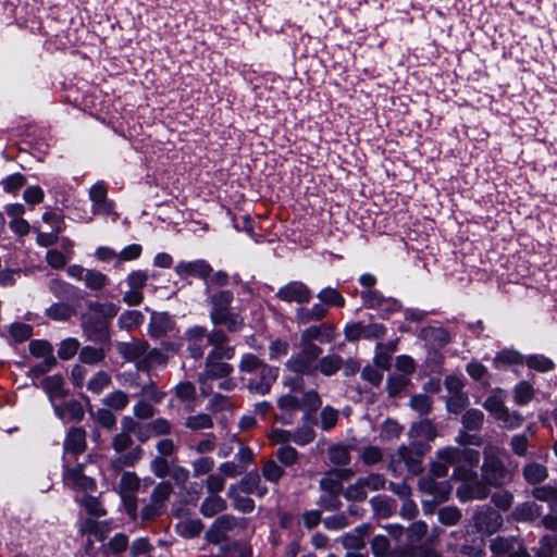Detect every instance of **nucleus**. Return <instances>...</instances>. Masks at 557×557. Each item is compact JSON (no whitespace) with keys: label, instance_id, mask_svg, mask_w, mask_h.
<instances>
[{"label":"nucleus","instance_id":"4468645a","mask_svg":"<svg viewBox=\"0 0 557 557\" xmlns=\"http://www.w3.org/2000/svg\"><path fill=\"white\" fill-rule=\"evenodd\" d=\"M175 272L182 278L194 276L201 280H208L212 272V268L207 261L198 259L194 261H180L175 265Z\"/></svg>","mask_w":557,"mask_h":557},{"label":"nucleus","instance_id":"052dcab7","mask_svg":"<svg viewBox=\"0 0 557 557\" xmlns=\"http://www.w3.org/2000/svg\"><path fill=\"white\" fill-rule=\"evenodd\" d=\"M262 474L267 481L276 483L283 476L284 470L275 461L268 460L262 468Z\"/></svg>","mask_w":557,"mask_h":557},{"label":"nucleus","instance_id":"393cba45","mask_svg":"<svg viewBox=\"0 0 557 557\" xmlns=\"http://www.w3.org/2000/svg\"><path fill=\"white\" fill-rule=\"evenodd\" d=\"M313 425V420L309 414H306L302 425L293 433V442L300 446L311 443L315 437Z\"/></svg>","mask_w":557,"mask_h":557},{"label":"nucleus","instance_id":"b1692460","mask_svg":"<svg viewBox=\"0 0 557 557\" xmlns=\"http://www.w3.org/2000/svg\"><path fill=\"white\" fill-rule=\"evenodd\" d=\"M277 406L283 411L277 419L285 424H289L292 422L290 414L301 408V401L296 395L286 394L278 398Z\"/></svg>","mask_w":557,"mask_h":557},{"label":"nucleus","instance_id":"3c124183","mask_svg":"<svg viewBox=\"0 0 557 557\" xmlns=\"http://www.w3.org/2000/svg\"><path fill=\"white\" fill-rule=\"evenodd\" d=\"M110 383V375L104 371H99L89 380L87 388L95 394H100Z\"/></svg>","mask_w":557,"mask_h":557},{"label":"nucleus","instance_id":"5fc2aeb1","mask_svg":"<svg viewBox=\"0 0 557 557\" xmlns=\"http://www.w3.org/2000/svg\"><path fill=\"white\" fill-rule=\"evenodd\" d=\"M409 384V377L405 374L391 375L387 379V391L391 397L397 396Z\"/></svg>","mask_w":557,"mask_h":557},{"label":"nucleus","instance_id":"39448f33","mask_svg":"<svg viewBox=\"0 0 557 557\" xmlns=\"http://www.w3.org/2000/svg\"><path fill=\"white\" fill-rule=\"evenodd\" d=\"M401 465L411 473L418 474L421 472V455L414 451L411 447L400 446L398 450L392 456L388 469L395 474H400Z\"/></svg>","mask_w":557,"mask_h":557},{"label":"nucleus","instance_id":"338daca9","mask_svg":"<svg viewBox=\"0 0 557 557\" xmlns=\"http://www.w3.org/2000/svg\"><path fill=\"white\" fill-rule=\"evenodd\" d=\"M104 358L102 349L86 346L79 352V359L84 363H97Z\"/></svg>","mask_w":557,"mask_h":557},{"label":"nucleus","instance_id":"f3484780","mask_svg":"<svg viewBox=\"0 0 557 557\" xmlns=\"http://www.w3.org/2000/svg\"><path fill=\"white\" fill-rule=\"evenodd\" d=\"M86 447V433L81 428H72L64 442V463L69 462L67 456L70 454L76 456L82 454Z\"/></svg>","mask_w":557,"mask_h":557},{"label":"nucleus","instance_id":"c03bdc74","mask_svg":"<svg viewBox=\"0 0 557 557\" xmlns=\"http://www.w3.org/2000/svg\"><path fill=\"white\" fill-rule=\"evenodd\" d=\"M173 492V487L169 482H160L152 491L150 499L165 509V503Z\"/></svg>","mask_w":557,"mask_h":557},{"label":"nucleus","instance_id":"7ed1b4c3","mask_svg":"<svg viewBox=\"0 0 557 557\" xmlns=\"http://www.w3.org/2000/svg\"><path fill=\"white\" fill-rule=\"evenodd\" d=\"M299 351L286 362V369L300 375H314L318 372V359L322 354L318 345H300Z\"/></svg>","mask_w":557,"mask_h":557},{"label":"nucleus","instance_id":"e2e57ef3","mask_svg":"<svg viewBox=\"0 0 557 557\" xmlns=\"http://www.w3.org/2000/svg\"><path fill=\"white\" fill-rule=\"evenodd\" d=\"M527 364L529 368L540 372H547L554 368V362L542 355H533L528 357Z\"/></svg>","mask_w":557,"mask_h":557},{"label":"nucleus","instance_id":"8fccbe9b","mask_svg":"<svg viewBox=\"0 0 557 557\" xmlns=\"http://www.w3.org/2000/svg\"><path fill=\"white\" fill-rule=\"evenodd\" d=\"M140 456H141V448L136 447V448H133L132 450H129L127 454H125L116 459H113L111 461V466L115 470H120L123 466H134L140 459Z\"/></svg>","mask_w":557,"mask_h":557},{"label":"nucleus","instance_id":"ea45409f","mask_svg":"<svg viewBox=\"0 0 557 557\" xmlns=\"http://www.w3.org/2000/svg\"><path fill=\"white\" fill-rule=\"evenodd\" d=\"M89 310L100 315L103 319H112L114 318L119 310L120 306L114 302H99L94 301L88 306Z\"/></svg>","mask_w":557,"mask_h":557},{"label":"nucleus","instance_id":"a211bd4d","mask_svg":"<svg viewBox=\"0 0 557 557\" xmlns=\"http://www.w3.org/2000/svg\"><path fill=\"white\" fill-rule=\"evenodd\" d=\"M233 372V367L230 363L216 360L212 356H207L205 363V372L199 376L203 382L208 379H223L227 377Z\"/></svg>","mask_w":557,"mask_h":557},{"label":"nucleus","instance_id":"bb28decb","mask_svg":"<svg viewBox=\"0 0 557 557\" xmlns=\"http://www.w3.org/2000/svg\"><path fill=\"white\" fill-rule=\"evenodd\" d=\"M370 505L374 513L381 518H387L396 510L395 500L387 496H374L370 499Z\"/></svg>","mask_w":557,"mask_h":557},{"label":"nucleus","instance_id":"6e6552de","mask_svg":"<svg viewBox=\"0 0 557 557\" xmlns=\"http://www.w3.org/2000/svg\"><path fill=\"white\" fill-rule=\"evenodd\" d=\"M275 296L285 302H296L298 305L310 301L312 294L309 287L299 281H292L280 287Z\"/></svg>","mask_w":557,"mask_h":557},{"label":"nucleus","instance_id":"864d4df0","mask_svg":"<svg viewBox=\"0 0 557 557\" xmlns=\"http://www.w3.org/2000/svg\"><path fill=\"white\" fill-rule=\"evenodd\" d=\"M79 348V342L75 338L69 337L61 342L58 356L62 360H69L73 358Z\"/></svg>","mask_w":557,"mask_h":557},{"label":"nucleus","instance_id":"0e129e2a","mask_svg":"<svg viewBox=\"0 0 557 557\" xmlns=\"http://www.w3.org/2000/svg\"><path fill=\"white\" fill-rule=\"evenodd\" d=\"M461 519V512L456 507H444L438 511V520L446 525H454Z\"/></svg>","mask_w":557,"mask_h":557},{"label":"nucleus","instance_id":"58836bf2","mask_svg":"<svg viewBox=\"0 0 557 557\" xmlns=\"http://www.w3.org/2000/svg\"><path fill=\"white\" fill-rule=\"evenodd\" d=\"M108 282H109V278L106 274H103L99 271L89 269L86 274L84 283L88 289L94 290V292H99L107 286Z\"/></svg>","mask_w":557,"mask_h":557},{"label":"nucleus","instance_id":"bf43d9fd","mask_svg":"<svg viewBox=\"0 0 557 557\" xmlns=\"http://www.w3.org/2000/svg\"><path fill=\"white\" fill-rule=\"evenodd\" d=\"M276 458L282 465L290 467L296 463L298 451L289 445H283L276 450Z\"/></svg>","mask_w":557,"mask_h":557},{"label":"nucleus","instance_id":"1a4fd4ad","mask_svg":"<svg viewBox=\"0 0 557 557\" xmlns=\"http://www.w3.org/2000/svg\"><path fill=\"white\" fill-rule=\"evenodd\" d=\"M418 487L422 493L433 496L436 503L445 502L451 492L448 481H437V478L429 473L419 480Z\"/></svg>","mask_w":557,"mask_h":557},{"label":"nucleus","instance_id":"09e8293b","mask_svg":"<svg viewBox=\"0 0 557 557\" xmlns=\"http://www.w3.org/2000/svg\"><path fill=\"white\" fill-rule=\"evenodd\" d=\"M484 421V414L479 409H469L462 416V424L467 430H479Z\"/></svg>","mask_w":557,"mask_h":557},{"label":"nucleus","instance_id":"f8f14e48","mask_svg":"<svg viewBox=\"0 0 557 557\" xmlns=\"http://www.w3.org/2000/svg\"><path fill=\"white\" fill-rule=\"evenodd\" d=\"M89 199L92 201V212L99 215H113L116 220L117 215L113 212V203L107 199V186L102 182H98L89 189Z\"/></svg>","mask_w":557,"mask_h":557},{"label":"nucleus","instance_id":"a878e982","mask_svg":"<svg viewBox=\"0 0 557 557\" xmlns=\"http://www.w3.org/2000/svg\"><path fill=\"white\" fill-rule=\"evenodd\" d=\"M542 513V507L533 502H525L518 505L512 511V517L517 521H533Z\"/></svg>","mask_w":557,"mask_h":557},{"label":"nucleus","instance_id":"f03ea898","mask_svg":"<svg viewBox=\"0 0 557 557\" xmlns=\"http://www.w3.org/2000/svg\"><path fill=\"white\" fill-rule=\"evenodd\" d=\"M507 394L503 389L494 391L484 401L483 407L487 410L503 428L513 430L523 423V417L517 411H510L505 406Z\"/></svg>","mask_w":557,"mask_h":557},{"label":"nucleus","instance_id":"a18cd8bd","mask_svg":"<svg viewBox=\"0 0 557 557\" xmlns=\"http://www.w3.org/2000/svg\"><path fill=\"white\" fill-rule=\"evenodd\" d=\"M344 496L350 502H362L367 498L368 493L361 478H359L354 484L347 486L344 492Z\"/></svg>","mask_w":557,"mask_h":557},{"label":"nucleus","instance_id":"680f3d73","mask_svg":"<svg viewBox=\"0 0 557 557\" xmlns=\"http://www.w3.org/2000/svg\"><path fill=\"white\" fill-rule=\"evenodd\" d=\"M456 450L458 451L456 456V463L463 461L469 466V469H472L473 467L478 466L480 461V453L478 450L471 448H456Z\"/></svg>","mask_w":557,"mask_h":557},{"label":"nucleus","instance_id":"4be33fe9","mask_svg":"<svg viewBox=\"0 0 557 557\" xmlns=\"http://www.w3.org/2000/svg\"><path fill=\"white\" fill-rule=\"evenodd\" d=\"M351 474L350 470H336L326 473L320 481L321 488L331 494H339L342 491V483L347 480Z\"/></svg>","mask_w":557,"mask_h":557},{"label":"nucleus","instance_id":"f704fd0d","mask_svg":"<svg viewBox=\"0 0 557 557\" xmlns=\"http://www.w3.org/2000/svg\"><path fill=\"white\" fill-rule=\"evenodd\" d=\"M409 435L412 438H424L432 441L436 436V430L431 421L424 420L413 424L409 430Z\"/></svg>","mask_w":557,"mask_h":557},{"label":"nucleus","instance_id":"4c0bfd02","mask_svg":"<svg viewBox=\"0 0 557 557\" xmlns=\"http://www.w3.org/2000/svg\"><path fill=\"white\" fill-rule=\"evenodd\" d=\"M522 363V356L515 350H503L494 358V366L497 369H506L512 364Z\"/></svg>","mask_w":557,"mask_h":557},{"label":"nucleus","instance_id":"dca6fc26","mask_svg":"<svg viewBox=\"0 0 557 557\" xmlns=\"http://www.w3.org/2000/svg\"><path fill=\"white\" fill-rule=\"evenodd\" d=\"M334 339V329L327 324L322 323L312 325L305 329L300 334V345H315L313 342L330 343Z\"/></svg>","mask_w":557,"mask_h":557},{"label":"nucleus","instance_id":"aec40b11","mask_svg":"<svg viewBox=\"0 0 557 557\" xmlns=\"http://www.w3.org/2000/svg\"><path fill=\"white\" fill-rule=\"evenodd\" d=\"M63 379L60 374L47 376L41 382V387L49 397L50 404L53 406L58 399L66 396L67 392L63 387Z\"/></svg>","mask_w":557,"mask_h":557},{"label":"nucleus","instance_id":"4d7b16f0","mask_svg":"<svg viewBox=\"0 0 557 557\" xmlns=\"http://www.w3.org/2000/svg\"><path fill=\"white\" fill-rule=\"evenodd\" d=\"M318 298L326 305H333L336 307H343L345 304V300L341 296V294L335 288L331 287H325L322 290H320L318 294Z\"/></svg>","mask_w":557,"mask_h":557},{"label":"nucleus","instance_id":"7c9ffc66","mask_svg":"<svg viewBox=\"0 0 557 557\" xmlns=\"http://www.w3.org/2000/svg\"><path fill=\"white\" fill-rule=\"evenodd\" d=\"M140 488V479L133 471H125L122 473L117 493L119 494H136Z\"/></svg>","mask_w":557,"mask_h":557},{"label":"nucleus","instance_id":"c756f323","mask_svg":"<svg viewBox=\"0 0 557 557\" xmlns=\"http://www.w3.org/2000/svg\"><path fill=\"white\" fill-rule=\"evenodd\" d=\"M147 348L148 345L146 343L138 342L133 344H124L120 351L125 356V358L136 361L138 366L143 368Z\"/></svg>","mask_w":557,"mask_h":557},{"label":"nucleus","instance_id":"ddd939ff","mask_svg":"<svg viewBox=\"0 0 557 557\" xmlns=\"http://www.w3.org/2000/svg\"><path fill=\"white\" fill-rule=\"evenodd\" d=\"M185 337L188 343L187 351L189 356L194 359H200L209 345L206 327L199 325L193 326L186 331Z\"/></svg>","mask_w":557,"mask_h":557},{"label":"nucleus","instance_id":"9b49d317","mask_svg":"<svg viewBox=\"0 0 557 557\" xmlns=\"http://www.w3.org/2000/svg\"><path fill=\"white\" fill-rule=\"evenodd\" d=\"M493 557H527L522 543L515 539L496 537L491 543Z\"/></svg>","mask_w":557,"mask_h":557},{"label":"nucleus","instance_id":"6ab92c4d","mask_svg":"<svg viewBox=\"0 0 557 557\" xmlns=\"http://www.w3.org/2000/svg\"><path fill=\"white\" fill-rule=\"evenodd\" d=\"M233 301V293L230 290H220L210 297L212 306L210 311L211 321H219L223 314L230 312V306Z\"/></svg>","mask_w":557,"mask_h":557},{"label":"nucleus","instance_id":"5701e85b","mask_svg":"<svg viewBox=\"0 0 557 557\" xmlns=\"http://www.w3.org/2000/svg\"><path fill=\"white\" fill-rule=\"evenodd\" d=\"M55 414L62 421H75L81 420L84 416L82 405L76 400L67 401L63 405L54 404L53 406Z\"/></svg>","mask_w":557,"mask_h":557},{"label":"nucleus","instance_id":"79ce46f5","mask_svg":"<svg viewBox=\"0 0 557 557\" xmlns=\"http://www.w3.org/2000/svg\"><path fill=\"white\" fill-rule=\"evenodd\" d=\"M144 322V314L138 310H126L119 318V325L122 329L132 330Z\"/></svg>","mask_w":557,"mask_h":557},{"label":"nucleus","instance_id":"72a5a7b5","mask_svg":"<svg viewBox=\"0 0 557 557\" xmlns=\"http://www.w3.org/2000/svg\"><path fill=\"white\" fill-rule=\"evenodd\" d=\"M225 500L218 495H209L201 504L200 511L206 517H213L224 510Z\"/></svg>","mask_w":557,"mask_h":557},{"label":"nucleus","instance_id":"de8ad7c7","mask_svg":"<svg viewBox=\"0 0 557 557\" xmlns=\"http://www.w3.org/2000/svg\"><path fill=\"white\" fill-rule=\"evenodd\" d=\"M128 396L122 391H114L103 398V404L114 410H122L128 404Z\"/></svg>","mask_w":557,"mask_h":557},{"label":"nucleus","instance_id":"9d476101","mask_svg":"<svg viewBox=\"0 0 557 557\" xmlns=\"http://www.w3.org/2000/svg\"><path fill=\"white\" fill-rule=\"evenodd\" d=\"M63 481L66 486L73 490L87 492L96 488L94 479L83 473V465L70 468L67 463H64Z\"/></svg>","mask_w":557,"mask_h":557},{"label":"nucleus","instance_id":"423d86ee","mask_svg":"<svg viewBox=\"0 0 557 557\" xmlns=\"http://www.w3.org/2000/svg\"><path fill=\"white\" fill-rule=\"evenodd\" d=\"M473 522L478 532L490 535L500 529L503 525V517L493 508L482 506L474 512Z\"/></svg>","mask_w":557,"mask_h":557},{"label":"nucleus","instance_id":"412c9836","mask_svg":"<svg viewBox=\"0 0 557 557\" xmlns=\"http://www.w3.org/2000/svg\"><path fill=\"white\" fill-rule=\"evenodd\" d=\"M174 329V322L165 312H152L149 323V334L152 337H161Z\"/></svg>","mask_w":557,"mask_h":557},{"label":"nucleus","instance_id":"e433bc0d","mask_svg":"<svg viewBox=\"0 0 557 557\" xmlns=\"http://www.w3.org/2000/svg\"><path fill=\"white\" fill-rule=\"evenodd\" d=\"M46 314L54 321H66L74 314V309L67 304L57 302L47 308Z\"/></svg>","mask_w":557,"mask_h":557},{"label":"nucleus","instance_id":"c9c22d12","mask_svg":"<svg viewBox=\"0 0 557 557\" xmlns=\"http://www.w3.org/2000/svg\"><path fill=\"white\" fill-rule=\"evenodd\" d=\"M523 475L529 483L536 484L544 481L547 478L548 473L545 466L532 462L524 467Z\"/></svg>","mask_w":557,"mask_h":557},{"label":"nucleus","instance_id":"6e6d98bb","mask_svg":"<svg viewBox=\"0 0 557 557\" xmlns=\"http://www.w3.org/2000/svg\"><path fill=\"white\" fill-rule=\"evenodd\" d=\"M29 351L37 358H54L52 356V346L47 341H32L29 343Z\"/></svg>","mask_w":557,"mask_h":557},{"label":"nucleus","instance_id":"37998d69","mask_svg":"<svg viewBox=\"0 0 557 557\" xmlns=\"http://www.w3.org/2000/svg\"><path fill=\"white\" fill-rule=\"evenodd\" d=\"M265 362H263L260 358L252 354H244L242 356L238 369L242 373H249V374H256L261 366H264Z\"/></svg>","mask_w":557,"mask_h":557},{"label":"nucleus","instance_id":"473e14b6","mask_svg":"<svg viewBox=\"0 0 557 557\" xmlns=\"http://www.w3.org/2000/svg\"><path fill=\"white\" fill-rule=\"evenodd\" d=\"M445 386L450 393L455 394V396L447 401V407L450 411L456 412L463 401V398L458 396V393L462 388V383L458 377L449 376L445 380Z\"/></svg>","mask_w":557,"mask_h":557},{"label":"nucleus","instance_id":"20e7f679","mask_svg":"<svg viewBox=\"0 0 557 557\" xmlns=\"http://www.w3.org/2000/svg\"><path fill=\"white\" fill-rule=\"evenodd\" d=\"M482 479L488 485L493 486L502 485L509 480V473L496 456V450L493 447H486L484 449Z\"/></svg>","mask_w":557,"mask_h":557},{"label":"nucleus","instance_id":"a19ab883","mask_svg":"<svg viewBox=\"0 0 557 557\" xmlns=\"http://www.w3.org/2000/svg\"><path fill=\"white\" fill-rule=\"evenodd\" d=\"M534 396L532 385L527 381L519 382L513 389L515 403L519 406L528 404Z\"/></svg>","mask_w":557,"mask_h":557},{"label":"nucleus","instance_id":"2f4dec72","mask_svg":"<svg viewBox=\"0 0 557 557\" xmlns=\"http://www.w3.org/2000/svg\"><path fill=\"white\" fill-rule=\"evenodd\" d=\"M428 525L423 521H416L406 529L407 542L406 544L410 547H416L420 544L423 537L426 535Z\"/></svg>","mask_w":557,"mask_h":557},{"label":"nucleus","instance_id":"774afa93","mask_svg":"<svg viewBox=\"0 0 557 557\" xmlns=\"http://www.w3.org/2000/svg\"><path fill=\"white\" fill-rule=\"evenodd\" d=\"M389 542L385 535H375L371 543V549L375 557H384L389 553Z\"/></svg>","mask_w":557,"mask_h":557},{"label":"nucleus","instance_id":"0eeeda50","mask_svg":"<svg viewBox=\"0 0 557 557\" xmlns=\"http://www.w3.org/2000/svg\"><path fill=\"white\" fill-rule=\"evenodd\" d=\"M278 376V368L269 364L261 366L253 377L249 379L247 387L250 392L265 395L271 391L273 383Z\"/></svg>","mask_w":557,"mask_h":557},{"label":"nucleus","instance_id":"603ef678","mask_svg":"<svg viewBox=\"0 0 557 557\" xmlns=\"http://www.w3.org/2000/svg\"><path fill=\"white\" fill-rule=\"evenodd\" d=\"M185 425L193 431H199L202 429L212 428L213 421L209 414L199 413L196 416L188 417L186 419Z\"/></svg>","mask_w":557,"mask_h":557},{"label":"nucleus","instance_id":"cd10ccee","mask_svg":"<svg viewBox=\"0 0 557 557\" xmlns=\"http://www.w3.org/2000/svg\"><path fill=\"white\" fill-rule=\"evenodd\" d=\"M343 359L338 355H327L318 359V372L325 376H332L341 370Z\"/></svg>","mask_w":557,"mask_h":557},{"label":"nucleus","instance_id":"13d9d810","mask_svg":"<svg viewBox=\"0 0 557 557\" xmlns=\"http://www.w3.org/2000/svg\"><path fill=\"white\" fill-rule=\"evenodd\" d=\"M214 324H224L226 325L230 332H238L242 330L244 325V320L240 315L234 312H227L220 318L219 321H213Z\"/></svg>","mask_w":557,"mask_h":557},{"label":"nucleus","instance_id":"c85d7f7f","mask_svg":"<svg viewBox=\"0 0 557 557\" xmlns=\"http://www.w3.org/2000/svg\"><path fill=\"white\" fill-rule=\"evenodd\" d=\"M532 496L540 500L547 503L553 511H557V488L550 485H542L532 490Z\"/></svg>","mask_w":557,"mask_h":557},{"label":"nucleus","instance_id":"49530a36","mask_svg":"<svg viewBox=\"0 0 557 557\" xmlns=\"http://www.w3.org/2000/svg\"><path fill=\"white\" fill-rule=\"evenodd\" d=\"M260 476L257 473H249L242 480L243 491L248 494H258L262 496L265 494L267 488L260 486Z\"/></svg>","mask_w":557,"mask_h":557},{"label":"nucleus","instance_id":"2eb2a0df","mask_svg":"<svg viewBox=\"0 0 557 557\" xmlns=\"http://www.w3.org/2000/svg\"><path fill=\"white\" fill-rule=\"evenodd\" d=\"M457 454L456 447H445L437 450V459L432 462L429 474L437 479L445 478L448 473L449 466L456 465Z\"/></svg>","mask_w":557,"mask_h":557},{"label":"nucleus","instance_id":"f257e3e1","mask_svg":"<svg viewBox=\"0 0 557 557\" xmlns=\"http://www.w3.org/2000/svg\"><path fill=\"white\" fill-rule=\"evenodd\" d=\"M453 479L463 483L457 488V497L461 502L484 499L490 493L488 484L478 480V473L463 465H457L453 472Z\"/></svg>","mask_w":557,"mask_h":557},{"label":"nucleus","instance_id":"69168bd1","mask_svg":"<svg viewBox=\"0 0 557 557\" xmlns=\"http://www.w3.org/2000/svg\"><path fill=\"white\" fill-rule=\"evenodd\" d=\"M338 420V412L332 407H324L320 413L321 428L325 431L334 428Z\"/></svg>","mask_w":557,"mask_h":557}]
</instances>
